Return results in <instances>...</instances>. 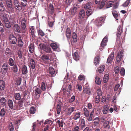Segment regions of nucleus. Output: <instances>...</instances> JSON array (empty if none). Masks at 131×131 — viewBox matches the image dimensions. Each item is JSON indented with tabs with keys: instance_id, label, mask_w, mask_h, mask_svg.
<instances>
[{
	"instance_id": "obj_56",
	"label": "nucleus",
	"mask_w": 131,
	"mask_h": 131,
	"mask_svg": "<svg viewBox=\"0 0 131 131\" xmlns=\"http://www.w3.org/2000/svg\"><path fill=\"white\" fill-rule=\"evenodd\" d=\"M8 128L10 131H13L14 129V126L12 123H10L9 124Z\"/></svg>"
},
{
	"instance_id": "obj_22",
	"label": "nucleus",
	"mask_w": 131,
	"mask_h": 131,
	"mask_svg": "<svg viewBox=\"0 0 131 131\" xmlns=\"http://www.w3.org/2000/svg\"><path fill=\"white\" fill-rule=\"evenodd\" d=\"M17 38L18 42V45L20 47H22L23 46V42L21 40V37L20 35L17 36Z\"/></svg>"
},
{
	"instance_id": "obj_63",
	"label": "nucleus",
	"mask_w": 131,
	"mask_h": 131,
	"mask_svg": "<svg viewBox=\"0 0 131 131\" xmlns=\"http://www.w3.org/2000/svg\"><path fill=\"white\" fill-rule=\"evenodd\" d=\"M61 109V107L60 105L58 104L57 107V113L58 114H59L60 112Z\"/></svg>"
},
{
	"instance_id": "obj_15",
	"label": "nucleus",
	"mask_w": 131,
	"mask_h": 131,
	"mask_svg": "<svg viewBox=\"0 0 131 131\" xmlns=\"http://www.w3.org/2000/svg\"><path fill=\"white\" fill-rule=\"evenodd\" d=\"M84 93L85 94L90 95L91 94V92L89 88L86 86H85L83 89V91L82 93Z\"/></svg>"
},
{
	"instance_id": "obj_31",
	"label": "nucleus",
	"mask_w": 131,
	"mask_h": 131,
	"mask_svg": "<svg viewBox=\"0 0 131 131\" xmlns=\"http://www.w3.org/2000/svg\"><path fill=\"white\" fill-rule=\"evenodd\" d=\"M100 60V58L99 56L96 57L94 60V63L95 66L99 65V62Z\"/></svg>"
},
{
	"instance_id": "obj_16",
	"label": "nucleus",
	"mask_w": 131,
	"mask_h": 131,
	"mask_svg": "<svg viewBox=\"0 0 131 131\" xmlns=\"http://www.w3.org/2000/svg\"><path fill=\"white\" fill-rule=\"evenodd\" d=\"M7 100L4 97H2L0 99V103L1 105L4 107L6 106Z\"/></svg>"
},
{
	"instance_id": "obj_34",
	"label": "nucleus",
	"mask_w": 131,
	"mask_h": 131,
	"mask_svg": "<svg viewBox=\"0 0 131 131\" xmlns=\"http://www.w3.org/2000/svg\"><path fill=\"white\" fill-rule=\"evenodd\" d=\"M5 9V7L3 3L2 0H0V12L4 11Z\"/></svg>"
},
{
	"instance_id": "obj_62",
	"label": "nucleus",
	"mask_w": 131,
	"mask_h": 131,
	"mask_svg": "<svg viewBox=\"0 0 131 131\" xmlns=\"http://www.w3.org/2000/svg\"><path fill=\"white\" fill-rule=\"evenodd\" d=\"M17 55L19 59H21L22 57V53L21 51L19 50L17 52Z\"/></svg>"
},
{
	"instance_id": "obj_47",
	"label": "nucleus",
	"mask_w": 131,
	"mask_h": 131,
	"mask_svg": "<svg viewBox=\"0 0 131 131\" xmlns=\"http://www.w3.org/2000/svg\"><path fill=\"white\" fill-rule=\"evenodd\" d=\"M23 108H21L19 106V105L17 104L14 105V107L13 109L14 110L18 111L20 110Z\"/></svg>"
},
{
	"instance_id": "obj_9",
	"label": "nucleus",
	"mask_w": 131,
	"mask_h": 131,
	"mask_svg": "<svg viewBox=\"0 0 131 131\" xmlns=\"http://www.w3.org/2000/svg\"><path fill=\"white\" fill-rule=\"evenodd\" d=\"M20 67L21 71L22 74L23 75L26 74L28 73V70L27 66L25 65H24L21 66L20 65H18Z\"/></svg>"
},
{
	"instance_id": "obj_36",
	"label": "nucleus",
	"mask_w": 131,
	"mask_h": 131,
	"mask_svg": "<svg viewBox=\"0 0 131 131\" xmlns=\"http://www.w3.org/2000/svg\"><path fill=\"white\" fill-rule=\"evenodd\" d=\"M9 64L11 66H13L15 65V62L14 60L12 58H9L8 61Z\"/></svg>"
},
{
	"instance_id": "obj_41",
	"label": "nucleus",
	"mask_w": 131,
	"mask_h": 131,
	"mask_svg": "<svg viewBox=\"0 0 131 131\" xmlns=\"http://www.w3.org/2000/svg\"><path fill=\"white\" fill-rule=\"evenodd\" d=\"M94 113V110L93 109L91 111V112L90 113V116L87 118V119L89 121H90L92 120L93 115Z\"/></svg>"
},
{
	"instance_id": "obj_3",
	"label": "nucleus",
	"mask_w": 131,
	"mask_h": 131,
	"mask_svg": "<svg viewBox=\"0 0 131 131\" xmlns=\"http://www.w3.org/2000/svg\"><path fill=\"white\" fill-rule=\"evenodd\" d=\"M105 19V17H101L97 18L96 20V22L97 26H101L104 23V21Z\"/></svg>"
},
{
	"instance_id": "obj_50",
	"label": "nucleus",
	"mask_w": 131,
	"mask_h": 131,
	"mask_svg": "<svg viewBox=\"0 0 131 131\" xmlns=\"http://www.w3.org/2000/svg\"><path fill=\"white\" fill-rule=\"evenodd\" d=\"M49 71L50 74L51 75H54L55 73V71L52 67H50L49 68Z\"/></svg>"
},
{
	"instance_id": "obj_14",
	"label": "nucleus",
	"mask_w": 131,
	"mask_h": 131,
	"mask_svg": "<svg viewBox=\"0 0 131 131\" xmlns=\"http://www.w3.org/2000/svg\"><path fill=\"white\" fill-rule=\"evenodd\" d=\"M81 115V112L80 111L77 112H76L73 113V119L75 120H76L80 118Z\"/></svg>"
},
{
	"instance_id": "obj_27",
	"label": "nucleus",
	"mask_w": 131,
	"mask_h": 131,
	"mask_svg": "<svg viewBox=\"0 0 131 131\" xmlns=\"http://www.w3.org/2000/svg\"><path fill=\"white\" fill-rule=\"evenodd\" d=\"M5 82L3 80H0V90H3L5 88Z\"/></svg>"
},
{
	"instance_id": "obj_2",
	"label": "nucleus",
	"mask_w": 131,
	"mask_h": 131,
	"mask_svg": "<svg viewBox=\"0 0 131 131\" xmlns=\"http://www.w3.org/2000/svg\"><path fill=\"white\" fill-rule=\"evenodd\" d=\"M106 5V8H108L111 7L113 4L111 3H108L107 0H103L102 1L101 4L100 5V8H103L105 5Z\"/></svg>"
},
{
	"instance_id": "obj_1",
	"label": "nucleus",
	"mask_w": 131,
	"mask_h": 131,
	"mask_svg": "<svg viewBox=\"0 0 131 131\" xmlns=\"http://www.w3.org/2000/svg\"><path fill=\"white\" fill-rule=\"evenodd\" d=\"M123 32V29L121 25H119L117 29V32L116 33L117 38V42L118 45V46H119L121 44V41L120 39V36L121 34V33Z\"/></svg>"
},
{
	"instance_id": "obj_46",
	"label": "nucleus",
	"mask_w": 131,
	"mask_h": 131,
	"mask_svg": "<svg viewBox=\"0 0 131 131\" xmlns=\"http://www.w3.org/2000/svg\"><path fill=\"white\" fill-rule=\"evenodd\" d=\"M73 57L74 60L76 61L79 60L78 54L77 52H74V54L73 55Z\"/></svg>"
},
{
	"instance_id": "obj_20",
	"label": "nucleus",
	"mask_w": 131,
	"mask_h": 131,
	"mask_svg": "<svg viewBox=\"0 0 131 131\" xmlns=\"http://www.w3.org/2000/svg\"><path fill=\"white\" fill-rule=\"evenodd\" d=\"M71 32L70 29L69 28H67L66 29V35L68 41L69 42L71 36Z\"/></svg>"
},
{
	"instance_id": "obj_13",
	"label": "nucleus",
	"mask_w": 131,
	"mask_h": 131,
	"mask_svg": "<svg viewBox=\"0 0 131 131\" xmlns=\"http://www.w3.org/2000/svg\"><path fill=\"white\" fill-rule=\"evenodd\" d=\"M75 108L74 107H72L68 108L66 111V114L67 115L70 116L74 111Z\"/></svg>"
},
{
	"instance_id": "obj_35",
	"label": "nucleus",
	"mask_w": 131,
	"mask_h": 131,
	"mask_svg": "<svg viewBox=\"0 0 131 131\" xmlns=\"http://www.w3.org/2000/svg\"><path fill=\"white\" fill-rule=\"evenodd\" d=\"M83 111L84 116L87 118L89 117L90 116H89L90 113L88 109L84 107L83 108Z\"/></svg>"
},
{
	"instance_id": "obj_39",
	"label": "nucleus",
	"mask_w": 131,
	"mask_h": 131,
	"mask_svg": "<svg viewBox=\"0 0 131 131\" xmlns=\"http://www.w3.org/2000/svg\"><path fill=\"white\" fill-rule=\"evenodd\" d=\"M72 38L74 42H76L77 41V37L76 34L74 32L72 34Z\"/></svg>"
},
{
	"instance_id": "obj_61",
	"label": "nucleus",
	"mask_w": 131,
	"mask_h": 131,
	"mask_svg": "<svg viewBox=\"0 0 131 131\" xmlns=\"http://www.w3.org/2000/svg\"><path fill=\"white\" fill-rule=\"evenodd\" d=\"M36 109L33 106L31 107L30 109V113L31 114H33L35 112Z\"/></svg>"
},
{
	"instance_id": "obj_44",
	"label": "nucleus",
	"mask_w": 131,
	"mask_h": 131,
	"mask_svg": "<svg viewBox=\"0 0 131 131\" xmlns=\"http://www.w3.org/2000/svg\"><path fill=\"white\" fill-rule=\"evenodd\" d=\"M64 121L63 120H58L57 121V123L59 127H62L63 126Z\"/></svg>"
},
{
	"instance_id": "obj_55",
	"label": "nucleus",
	"mask_w": 131,
	"mask_h": 131,
	"mask_svg": "<svg viewBox=\"0 0 131 131\" xmlns=\"http://www.w3.org/2000/svg\"><path fill=\"white\" fill-rule=\"evenodd\" d=\"M78 8L77 7H74L71 10V14L73 15H74L77 12Z\"/></svg>"
},
{
	"instance_id": "obj_54",
	"label": "nucleus",
	"mask_w": 131,
	"mask_h": 131,
	"mask_svg": "<svg viewBox=\"0 0 131 131\" xmlns=\"http://www.w3.org/2000/svg\"><path fill=\"white\" fill-rule=\"evenodd\" d=\"M13 72L14 73L17 72L18 70V67L16 65H14L12 68Z\"/></svg>"
},
{
	"instance_id": "obj_33",
	"label": "nucleus",
	"mask_w": 131,
	"mask_h": 131,
	"mask_svg": "<svg viewBox=\"0 0 131 131\" xmlns=\"http://www.w3.org/2000/svg\"><path fill=\"white\" fill-rule=\"evenodd\" d=\"M54 8L52 4H50L49 5L48 11L50 13L52 14L54 12Z\"/></svg>"
},
{
	"instance_id": "obj_24",
	"label": "nucleus",
	"mask_w": 131,
	"mask_h": 131,
	"mask_svg": "<svg viewBox=\"0 0 131 131\" xmlns=\"http://www.w3.org/2000/svg\"><path fill=\"white\" fill-rule=\"evenodd\" d=\"M28 49L30 53H33L35 50L34 44L33 43H30L28 46Z\"/></svg>"
},
{
	"instance_id": "obj_64",
	"label": "nucleus",
	"mask_w": 131,
	"mask_h": 131,
	"mask_svg": "<svg viewBox=\"0 0 131 131\" xmlns=\"http://www.w3.org/2000/svg\"><path fill=\"white\" fill-rule=\"evenodd\" d=\"M110 123V122L109 121H106L104 122V127L105 128H106L109 125Z\"/></svg>"
},
{
	"instance_id": "obj_21",
	"label": "nucleus",
	"mask_w": 131,
	"mask_h": 131,
	"mask_svg": "<svg viewBox=\"0 0 131 131\" xmlns=\"http://www.w3.org/2000/svg\"><path fill=\"white\" fill-rule=\"evenodd\" d=\"M36 62L33 59H31L30 60V68L32 69H35L36 67Z\"/></svg>"
},
{
	"instance_id": "obj_4",
	"label": "nucleus",
	"mask_w": 131,
	"mask_h": 131,
	"mask_svg": "<svg viewBox=\"0 0 131 131\" xmlns=\"http://www.w3.org/2000/svg\"><path fill=\"white\" fill-rule=\"evenodd\" d=\"M9 20V21L12 25L16 24L17 21V18L14 14H12L10 16Z\"/></svg>"
},
{
	"instance_id": "obj_57",
	"label": "nucleus",
	"mask_w": 131,
	"mask_h": 131,
	"mask_svg": "<svg viewBox=\"0 0 131 131\" xmlns=\"http://www.w3.org/2000/svg\"><path fill=\"white\" fill-rule=\"evenodd\" d=\"M91 3L89 2L87 3L85 5L84 8L86 9H88L91 7Z\"/></svg>"
},
{
	"instance_id": "obj_49",
	"label": "nucleus",
	"mask_w": 131,
	"mask_h": 131,
	"mask_svg": "<svg viewBox=\"0 0 131 131\" xmlns=\"http://www.w3.org/2000/svg\"><path fill=\"white\" fill-rule=\"evenodd\" d=\"M7 14L4 12H0V18L1 19L3 18L6 17Z\"/></svg>"
},
{
	"instance_id": "obj_59",
	"label": "nucleus",
	"mask_w": 131,
	"mask_h": 131,
	"mask_svg": "<svg viewBox=\"0 0 131 131\" xmlns=\"http://www.w3.org/2000/svg\"><path fill=\"white\" fill-rule=\"evenodd\" d=\"M6 113V111H5L4 108H2L0 112V115L1 117L4 116Z\"/></svg>"
},
{
	"instance_id": "obj_38",
	"label": "nucleus",
	"mask_w": 131,
	"mask_h": 131,
	"mask_svg": "<svg viewBox=\"0 0 131 131\" xmlns=\"http://www.w3.org/2000/svg\"><path fill=\"white\" fill-rule=\"evenodd\" d=\"M14 96L15 99L16 100H19L21 99V95L19 93H16L15 94Z\"/></svg>"
},
{
	"instance_id": "obj_17",
	"label": "nucleus",
	"mask_w": 131,
	"mask_h": 131,
	"mask_svg": "<svg viewBox=\"0 0 131 131\" xmlns=\"http://www.w3.org/2000/svg\"><path fill=\"white\" fill-rule=\"evenodd\" d=\"M35 28L34 26H32L30 28V33L31 34V37H32V39H34L36 37L35 34L36 33L35 30Z\"/></svg>"
},
{
	"instance_id": "obj_40",
	"label": "nucleus",
	"mask_w": 131,
	"mask_h": 131,
	"mask_svg": "<svg viewBox=\"0 0 131 131\" xmlns=\"http://www.w3.org/2000/svg\"><path fill=\"white\" fill-rule=\"evenodd\" d=\"M112 13L113 15L114 18L116 20H117L118 19L117 18L118 15L117 11L115 10H113L112 12Z\"/></svg>"
},
{
	"instance_id": "obj_58",
	"label": "nucleus",
	"mask_w": 131,
	"mask_h": 131,
	"mask_svg": "<svg viewBox=\"0 0 131 131\" xmlns=\"http://www.w3.org/2000/svg\"><path fill=\"white\" fill-rule=\"evenodd\" d=\"M5 27L7 28H10L11 27L10 23L9 21L4 24Z\"/></svg>"
},
{
	"instance_id": "obj_11",
	"label": "nucleus",
	"mask_w": 131,
	"mask_h": 131,
	"mask_svg": "<svg viewBox=\"0 0 131 131\" xmlns=\"http://www.w3.org/2000/svg\"><path fill=\"white\" fill-rule=\"evenodd\" d=\"M6 3L7 9L9 12H12L14 11V8L12 7V2Z\"/></svg>"
},
{
	"instance_id": "obj_23",
	"label": "nucleus",
	"mask_w": 131,
	"mask_h": 131,
	"mask_svg": "<svg viewBox=\"0 0 131 131\" xmlns=\"http://www.w3.org/2000/svg\"><path fill=\"white\" fill-rule=\"evenodd\" d=\"M5 53L8 56V57H11L12 55V51L8 48H6Z\"/></svg>"
},
{
	"instance_id": "obj_5",
	"label": "nucleus",
	"mask_w": 131,
	"mask_h": 131,
	"mask_svg": "<svg viewBox=\"0 0 131 131\" xmlns=\"http://www.w3.org/2000/svg\"><path fill=\"white\" fill-rule=\"evenodd\" d=\"M8 66L6 62L4 63L2 65L1 71L3 74H5L8 70Z\"/></svg>"
},
{
	"instance_id": "obj_51",
	"label": "nucleus",
	"mask_w": 131,
	"mask_h": 131,
	"mask_svg": "<svg viewBox=\"0 0 131 131\" xmlns=\"http://www.w3.org/2000/svg\"><path fill=\"white\" fill-rule=\"evenodd\" d=\"M81 126L82 129L83 128L85 127V122L84 119H82L81 120Z\"/></svg>"
},
{
	"instance_id": "obj_7",
	"label": "nucleus",
	"mask_w": 131,
	"mask_h": 131,
	"mask_svg": "<svg viewBox=\"0 0 131 131\" xmlns=\"http://www.w3.org/2000/svg\"><path fill=\"white\" fill-rule=\"evenodd\" d=\"M123 53L122 51L119 52L117 53L116 57V61L118 63L123 59Z\"/></svg>"
},
{
	"instance_id": "obj_28",
	"label": "nucleus",
	"mask_w": 131,
	"mask_h": 131,
	"mask_svg": "<svg viewBox=\"0 0 131 131\" xmlns=\"http://www.w3.org/2000/svg\"><path fill=\"white\" fill-rule=\"evenodd\" d=\"M114 56V53H112L110 54L107 60L108 63H110L112 62Z\"/></svg>"
},
{
	"instance_id": "obj_48",
	"label": "nucleus",
	"mask_w": 131,
	"mask_h": 131,
	"mask_svg": "<svg viewBox=\"0 0 131 131\" xmlns=\"http://www.w3.org/2000/svg\"><path fill=\"white\" fill-rule=\"evenodd\" d=\"M95 81L96 83L98 85L101 84V81L100 78L98 77H96L95 78Z\"/></svg>"
},
{
	"instance_id": "obj_19",
	"label": "nucleus",
	"mask_w": 131,
	"mask_h": 131,
	"mask_svg": "<svg viewBox=\"0 0 131 131\" xmlns=\"http://www.w3.org/2000/svg\"><path fill=\"white\" fill-rule=\"evenodd\" d=\"M108 41L107 37L106 36L102 40L101 44V47L103 48L106 46V42Z\"/></svg>"
},
{
	"instance_id": "obj_53",
	"label": "nucleus",
	"mask_w": 131,
	"mask_h": 131,
	"mask_svg": "<svg viewBox=\"0 0 131 131\" xmlns=\"http://www.w3.org/2000/svg\"><path fill=\"white\" fill-rule=\"evenodd\" d=\"M96 92L97 94V96L100 97L102 95V91L100 88L97 89L96 90Z\"/></svg>"
},
{
	"instance_id": "obj_43",
	"label": "nucleus",
	"mask_w": 131,
	"mask_h": 131,
	"mask_svg": "<svg viewBox=\"0 0 131 131\" xmlns=\"http://www.w3.org/2000/svg\"><path fill=\"white\" fill-rule=\"evenodd\" d=\"M38 33L39 36L42 37L45 35V33L41 29H39L38 30Z\"/></svg>"
},
{
	"instance_id": "obj_8",
	"label": "nucleus",
	"mask_w": 131,
	"mask_h": 131,
	"mask_svg": "<svg viewBox=\"0 0 131 131\" xmlns=\"http://www.w3.org/2000/svg\"><path fill=\"white\" fill-rule=\"evenodd\" d=\"M42 48L43 50L46 52L51 53L52 51L51 49L49 47L46 46L45 44H43L42 46Z\"/></svg>"
},
{
	"instance_id": "obj_6",
	"label": "nucleus",
	"mask_w": 131,
	"mask_h": 131,
	"mask_svg": "<svg viewBox=\"0 0 131 131\" xmlns=\"http://www.w3.org/2000/svg\"><path fill=\"white\" fill-rule=\"evenodd\" d=\"M13 4L15 7L18 10H20L22 7L18 0H13Z\"/></svg>"
},
{
	"instance_id": "obj_42",
	"label": "nucleus",
	"mask_w": 131,
	"mask_h": 131,
	"mask_svg": "<svg viewBox=\"0 0 131 131\" xmlns=\"http://www.w3.org/2000/svg\"><path fill=\"white\" fill-rule=\"evenodd\" d=\"M105 66L104 65H102L100 66L98 69V71L100 73H102L104 70Z\"/></svg>"
},
{
	"instance_id": "obj_60",
	"label": "nucleus",
	"mask_w": 131,
	"mask_h": 131,
	"mask_svg": "<svg viewBox=\"0 0 131 131\" xmlns=\"http://www.w3.org/2000/svg\"><path fill=\"white\" fill-rule=\"evenodd\" d=\"M41 90L43 91H45L46 90V84L44 82H42L41 83Z\"/></svg>"
},
{
	"instance_id": "obj_52",
	"label": "nucleus",
	"mask_w": 131,
	"mask_h": 131,
	"mask_svg": "<svg viewBox=\"0 0 131 131\" xmlns=\"http://www.w3.org/2000/svg\"><path fill=\"white\" fill-rule=\"evenodd\" d=\"M5 30L4 26L1 21H0V31L2 32H4Z\"/></svg>"
},
{
	"instance_id": "obj_29",
	"label": "nucleus",
	"mask_w": 131,
	"mask_h": 131,
	"mask_svg": "<svg viewBox=\"0 0 131 131\" xmlns=\"http://www.w3.org/2000/svg\"><path fill=\"white\" fill-rule=\"evenodd\" d=\"M85 15V11L84 10H81L79 12V17L80 19L84 18Z\"/></svg>"
},
{
	"instance_id": "obj_25",
	"label": "nucleus",
	"mask_w": 131,
	"mask_h": 131,
	"mask_svg": "<svg viewBox=\"0 0 131 131\" xmlns=\"http://www.w3.org/2000/svg\"><path fill=\"white\" fill-rule=\"evenodd\" d=\"M26 94H25L23 96L24 97L21 99L17 103V104L19 105V106L21 108H23V103H24V102L25 101V99L24 97Z\"/></svg>"
},
{
	"instance_id": "obj_12",
	"label": "nucleus",
	"mask_w": 131,
	"mask_h": 131,
	"mask_svg": "<svg viewBox=\"0 0 131 131\" xmlns=\"http://www.w3.org/2000/svg\"><path fill=\"white\" fill-rule=\"evenodd\" d=\"M14 30L17 32H21V28L20 25L16 23L12 25Z\"/></svg>"
},
{
	"instance_id": "obj_30",
	"label": "nucleus",
	"mask_w": 131,
	"mask_h": 131,
	"mask_svg": "<svg viewBox=\"0 0 131 131\" xmlns=\"http://www.w3.org/2000/svg\"><path fill=\"white\" fill-rule=\"evenodd\" d=\"M93 125L94 127L97 126L100 123V119L99 117L96 118L94 120Z\"/></svg>"
},
{
	"instance_id": "obj_45",
	"label": "nucleus",
	"mask_w": 131,
	"mask_h": 131,
	"mask_svg": "<svg viewBox=\"0 0 131 131\" xmlns=\"http://www.w3.org/2000/svg\"><path fill=\"white\" fill-rule=\"evenodd\" d=\"M50 46L54 50L57 49L58 48L57 45L56 43H51L50 44Z\"/></svg>"
},
{
	"instance_id": "obj_32",
	"label": "nucleus",
	"mask_w": 131,
	"mask_h": 131,
	"mask_svg": "<svg viewBox=\"0 0 131 131\" xmlns=\"http://www.w3.org/2000/svg\"><path fill=\"white\" fill-rule=\"evenodd\" d=\"M35 94L36 95H38V98H39L40 97V95L41 94L42 91L40 89L38 88H36L35 90Z\"/></svg>"
},
{
	"instance_id": "obj_37",
	"label": "nucleus",
	"mask_w": 131,
	"mask_h": 131,
	"mask_svg": "<svg viewBox=\"0 0 131 131\" xmlns=\"http://www.w3.org/2000/svg\"><path fill=\"white\" fill-rule=\"evenodd\" d=\"M8 104L9 107L11 109L13 108L14 105L13 104V102L11 100H8Z\"/></svg>"
},
{
	"instance_id": "obj_18",
	"label": "nucleus",
	"mask_w": 131,
	"mask_h": 131,
	"mask_svg": "<svg viewBox=\"0 0 131 131\" xmlns=\"http://www.w3.org/2000/svg\"><path fill=\"white\" fill-rule=\"evenodd\" d=\"M41 59L45 63H48L50 61L49 57L47 55H43L41 57Z\"/></svg>"
},
{
	"instance_id": "obj_10",
	"label": "nucleus",
	"mask_w": 131,
	"mask_h": 131,
	"mask_svg": "<svg viewBox=\"0 0 131 131\" xmlns=\"http://www.w3.org/2000/svg\"><path fill=\"white\" fill-rule=\"evenodd\" d=\"M10 43H11L15 44L17 41V39L13 35H10L9 37Z\"/></svg>"
},
{
	"instance_id": "obj_26",
	"label": "nucleus",
	"mask_w": 131,
	"mask_h": 131,
	"mask_svg": "<svg viewBox=\"0 0 131 131\" xmlns=\"http://www.w3.org/2000/svg\"><path fill=\"white\" fill-rule=\"evenodd\" d=\"M109 107L108 105H105L104 106L103 108L102 112L103 114H106L108 112Z\"/></svg>"
}]
</instances>
